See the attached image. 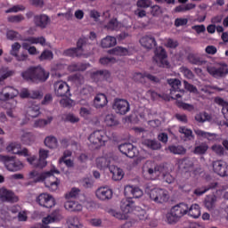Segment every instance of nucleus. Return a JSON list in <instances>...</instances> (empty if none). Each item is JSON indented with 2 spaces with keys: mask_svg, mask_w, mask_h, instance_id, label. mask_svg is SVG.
Here are the masks:
<instances>
[{
  "mask_svg": "<svg viewBox=\"0 0 228 228\" xmlns=\"http://www.w3.org/2000/svg\"><path fill=\"white\" fill-rule=\"evenodd\" d=\"M8 22H22L24 16L22 14L9 16L7 18Z\"/></svg>",
  "mask_w": 228,
  "mask_h": 228,
  "instance_id": "774afa93",
  "label": "nucleus"
},
{
  "mask_svg": "<svg viewBox=\"0 0 228 228\" xmlns=\"http://www.w3.org/2000/svg\"><path fill=\"white\" fill-rule=\"evenodd\" d=\"M200 214V206L199 204H192L190 208L188 207L187 215L191 218H199Z\"/></svg>",
  "mask_w": 228,
  "mask_h": 228,
  "instance_id": "473e14b6",
  "label": "nucleus"
},
{
  "mask_svg": "<svg viewBox=\"0 0 228 228\" xmlns=\"http://www.w3.org/2000/svg\"><path fill=\"white\" fill-rule=\"evenodd\" d=\"M139 42L142 47H144V49H153V47H156V45H158L156 38L151 35L143 36L142 37H141Z\"/></svg>",
  "mask_w": 228,
  "mask_h": 228,
  "instance_id": "4be33fe9",
  "label": "nucleus"
},
{
  "mask_svg": "<svg viewBox=\"0 0 228 228\" xmlns=\"http://www.w3.org/2000/svg\"><path fill=\"white\" fill-rule=\"evenodd\" d=\"M0 74H1L0 76V82H1V81H4V79H7V77H10V76H12L13 71L12 70L6 71V69L1 68Z\"/></svg>",
  "mask_w": 228,
  "mask_h": 228,
  "instance_id": "052dcab7",
  "label": "nucleus"
},
{
  "mask_svg": "<svg viewBox=\"0 0 228 228\" xmlns=\"http://www.w3.org/2000/svg\"><path fill=\"white\" fill-rule=\"evenodd\" d=\"M178 45L179 42H177V40H174L172 38H167L166 40V47H168L169 49H175Z\"/></svg>",
  "mask_w": 228,
  "mask_h": 228,
  "instance_id": "69168bd1",
  "label": "nucleus"
},
{
  "mask_svg": "<svg viewBox=\"0 0 228 228\" xmlns=\"http://www.w3.org/2000/svg\"><path fill=\"white\" fill-rule=\"evenodd\" d=\"M0 74H1L0 76V82H1V81H4V79H7V77H10V76H12L13 71L12 70L6 71V69L1 68Z\"/></svg>",
  "mask_w": 228,
  "mask_h": 228,
  "instance_id": "680f3d73",
  "label": "nucleus"
},
{
  "mask_svg": "<svg viewBox=\"0 0 228 228\" xmlns=\"http://www.w3.org/2000/svg\"><path fill=\"white\" fill-rule=\"evenodd\" d=\"M42 97H44V94L40 91L38 90L29 91L28 99H42Z\"/></svg>",
  "mask_w": 228,
  "mask_h": 228,
  "instance_id": "338daca9",
  "label": "nucleus"
},
{
  "mask_svg": "<svg viewBox=\"0 0 228 228\" xmlns=\"http://www.w3.org/2000/svg\"><path fill=\"white\" fill-rule=\"evenodd\" d=\"M37 204H39V206L47 208H54V206L56 205L54 198L48 193H41L37 198Z\"/></svg>",
  "mask_w": 228,
  "mask_h": 228,
  "instance_id": "ddd939ff",
  "label": "nucleus"
},
{
  "mask_svg": "<svg viewBox=\"0 0 228 228\" xmlns=\"http://www.w3.org/2000/svg\"><path fill=\"white\" fill-rule=\"evenodd\" d=\"M60 104L63 106V108H69V106H72L74 102L70 99V96H63L60 101Z\"/></svg>",
  "mask_w": 228,
  "mask_h": 228,
  "instance_id": "bf43d9fd",
  "label": "nucleus"
},
{
  "mask_svg": "<svg viewBox=\"0 0 228 228\" xmlns=\"http://www.w3.org/2000/svg\"><path fill=\"white\" fill-rule=\"evenodd\" d=\"M45 145L48 149H57L58 139L54 135H48L45 138Z\"/></svg>",
  "mask_w": 228,
  "mask_h": 228,
  "instance_id": "c9c22d12",
  "label": "nucleus"
},
{
  "mask_svg": "<svg viewBox=\"0 0 228 228\" xmlns=\"http://www.w3.org/2000/svg\"><path fill=\"white\" fill-rule=\"evenodd\" d=\"M87 42L86 37H80L77 42V47L65 50L62 55L69 58H79L83 54V48L86 47Z\"/></svg>",
  "mask_w": 228,
  "mask_h": 228,
  "instance_id": "423d86ee",
  "label": "nucleus"
},
{
  "mask_svg": "<svg viewBox=\"0 0 228 228\" xmlns=\"http://www.w3.org/2000/svg\"><path fill=\"white\" fill-rule=\"evenodd\" d=\"M142 174L145 179H158L161 175L163 167L153 161L148 160L142 165Z\"/></svg>",
  "mask_w": 228,
  "mask_h": 228,
  "instance_id": "7ed1b4c3",
  "label": "nucleus"
},
{
  "mask_svg": "<svg viewBox=\"0 0 228 228\" xmlns=\"http://www.w3.org/2000/svg\"><path fill=\"white\" fill-rule=\"evenodd\" d=\"M34 24L36 28L45 29V28L51 24V18H49L46 14H37L34 16Z\"/></svg>",
  "mask_w": 228,
  "mask_h": 228,
  "instance_id": "6ab92c4d",
  "label": "nucleus"
},
{
  "mask_svg": "<svg viewBox=\"0 0 228 228\" xmlns=\"http://www.w3.org/2000/svg\"><path fill=\"white\" fill-rule=\"evenodd\" d=\"M51 122H53V117H48L46 119H37L34 122V127L44 129V127H45V126H49Z\"/></svg>",
  "mask_w": 228,
  "mask_h": 228,
  "instance_id": "37998d69",
  "label": "nucleus"
},
{
  "mask_svg": "<svg viewBox=\"0 0 228 228\" xmlns=\"http://www.w3.org/2000/svg\"><path fill=\"white\" fill-rule=\"evenodd\" d=\"M195 120L200 123L207 122V120H209V115L206 112H200L196 114Z\"/></svg>",
  "mask_w": 228,
  "mask_h": 228,
  "instance_id": "4d7b16f0",
  "label": "nucleus"
},
{
  "mask_svg": "<svg viewBox=\"0 0 228 228\" xmlns=\"http://www.w3.org/2000/svg\"><path fill=\"white\" fill-rule=\"evenodd\" d=\"M68 228H83V224L79 221V217L73 216L67 220Z\"/></svg>",
  "mask_w": 228,
  "mask_h": 228,
  "instance_id": "f704fd0d",
  "label": "nucleus"
},
{
  "mask_svg": "<svg viewBox=\"0 0 228 228\" xmlns=\"http://www.w3.org/2000/svg\"><path fill=\"white\" fill-rule=\"evenodd\" d=\"M143 145L151 151H159L161 143L156 140L146 139L143 141Z\"/></svg>",
  "mask_w": 228,
  "mask_h": 228,
  "instance_id": "72a5a7b5",
  "label": "nucleus"
},
{
  "mask_svg": "<svg viewBox=\"0 0 228 228\" xmlns=\"http://www.w3.org/2000/svg\"><path fill=\"white\" fill-rule=\"evenodd\" d=\"M7 152H12V154H18V156H24V158H28L29 156V151L28 149L23 148L20 149V143L19 142H11L6 147Z\"/></svg>",
  "mask_w": 228,
  "mask_h": 228,
  "instance_id": "f3484780",
  "label": "nucleus"
},
{
  "mask_svg": "<svg viewBox=\"0 0 228 228\" xmlns=\"http://www.w3.org/2000/svg\"><path fill=\"white\" fill-rule=\"evenodd\" d=\"M145 77L147 79H149L150 81H152V83H159V78H158L157 77H155L154 75H151V73H136L134 75V78L137 81H140L141 83H143V79H145Z\"/></svg>",
  "mask_w": 228,
  "mask_h": 228,
  "instance_id": "7c9ffc66",
  "label": "nucleus"
},
{
  "mask_svg": "<svg viewBox=\"0 0 228 228\" xmlns=\"http://www.w3.org/2000/svg\"><path fill=\"white\" fill-rule=\"evenodd\" d=\"M115 161L113 157H100L96 159V167L101 170L111 167V163Z\"/></svg>",
  "mask_w": 228,
  "mask_h": 228,
  "instance_id": "bb28decb",
  "label": "nucleus"
},
{
  "mask_svg": "<svg viewBox=\"0 0 228 228\" xmlns=\"http://www.w3.org/2000/svg\"><path fill=\"white\" fill-rule=\"evenodd\" d=\"M0 161L9 172H19L24 168V164L13 157L0 155Z\"/></svg>",
  "mask_w": 228,
  "mask_h": 228,
  "instance_id": "39448f33",
  "label": "nucleus"
},
{
  "mask_svg": "<svg viewBox=\"0 0 228 228\" xmlns=\"http://www.w3.org/2000/svg\"><path fill=\"white\" fill-rule=\"evenodd\" d=\"M92 95H94V87L91 86H85L80 90V97H82V99H90Z\"/></svg>",
  "mask_w": 228,
  "mask_h": 228,
  "instance_id": "a19ab883",
  "label": "nucleus"
},
{
  "mask_svg": "<svg viewBox=\"0 0 228 228\" xmlns=\"http://www.w3.org/2000/svg\"><path fill=\"white\" fill-rule=\"evenodd\" d=\"M168 85L171 86V95H174V92H180L181 80L176 78H171L167 80Z\"/></svg>",
  "mask_w": 228,
  "mask_h": 228,
  "instance_id": "58836bf2",
  "label": "nucleus"
},
{
  "mask_svg": "<svg viewBox=\"0 0 228 228\" xmlns=\"http://www.w3.org/2000/svg\"><path fill=\"white\" fill-rule=\"evenodd\" d=\"M60 220H61V215H60V212H56L49 215L46 217H44L43 224L48 225V224H53V222H60Z\"/></svg>",
  "mask_w": 228,
  "mask_h": 228,
  "instance_id": "e433bc0d",
  "label": "nucleus"
},
{
  "mask_svg": "<svg viewBox=\"0 0 228 228\" xmlns=\"http://www.w3.org/2000/svg\"><path fill=\"white\" fill-rule=\"evenodd\" d=\"M64 208L70 213H81L83 211V205L76 200H67L64 203Z\"/></svg>",
  "mask_w": 228,
  "mask_h": 228,
  "instance_id": "5701e85b",
  "label": "nucleus"
},
{
  "mask_svg": "<svg viewBox=\"0 0 228 228\" xmlns=\"http://www.w3.org/2000/svg\"><path fill=\"white\" fill-rule=\"evenodd\" d=\"M176 104H177L178 108H182L183 110H187V111H193V110H195V107H193L192 104L184 103L181 101H177Z\"/></svg>",
  "mask_w": 228,
  "mask_h": 228,
  "instance_id": "e2e57ef3",
  "label": "nucleus"
},
{
  "mask_svg": "<svg viewBox=\"0 0 228 228\" xmlns=\"http://www.w3.org/2000/svg\"><path fill=\"white\" fill-rule=\"evenodd\" d=\"M89 67L90 64H73L69 67V70H70V72H76L77 70L84 71L86 70Z\"/></svg>",
  "mask_w": 228,
  "mask_h": 228,
  "instance_id": "603ef678",
  "label": "nucleus"
},
{
  "mask_svg": "<svg viewBox=\"0 0 228 228\" xmlns=\"http://www.w3.org/2000/svg\"><path fill=\"white\" fill-rule=\"evenodd\" d=\"M105 28L109 30V31H118V29H120V22H118V20L117 19H111L107 25L105 26Z\"/></svg>",
  "mask_w": 228,
  "mask_h": 228,
  "instance_id": "de8ad7c7",
  "label": "nucleus"
},
{
  "mask_svg": "<svg viewBox=\"0 0 228 228\" xmlns=\"http://www.w3.org/2000/svg\"><path fill=\"white\" fill-rule=\"evenodd\" d=\"M208 149H209L208 144L206 142H202L200 145L195 147L194 154H200V155L206 154V152H208Z\"/></svg>",
  "mask_w": 228,
  "mask_h": 228,
  "instance_id": "864d4df0",
  "label": "nucleus"
},
{
  "mask_svg": "<svg viewBox=\"0 0 228 228\" xmlns=\"http://www.w3.org/2000/svg\"><path fill=\"white\" fill-rule=\"evenodd\" d=\"M25 42H28L29 44H40V45H45V37H29L25 39Z\"/></svg>",
  "mask_w": 228,
  "mask_h": 228,
  "instance_id": "8fccbe9b",
  "label": "nucleus"
},
{
  "mask_svg": "<svg viewBox=\"0 0 228 228\" xmlns=\"http://www.w3.org/2000/svg\"><path fill=\"white\" fill-rule=\"evenodd\" d=\"M56 97H70V86L64 81H57L53 85Z\"/></svg>",
  "mask_w": 228,
  "mask_h": 228,
  "instance_id": "9d476101",
  "label": "nucleus"
},
{
  "mask_svg": "<svg viewBox=\"0 0 228 228\" xmlns=\"http://www.w3.org/2000/svg\"><path fill=\"white\" fill-rule=\"evenodd\" d=\"M80 191H81L79 189L73 187L71 189V191L66 193L65 198L68 200L69 199H76V197L79 196Z\"/></svg>",
  "mask_w": 228,
  "mask_h": 228,
  "instance_id": "13d9d810",
  "label": "nucleus"
},
{
  "mask_svg": "<svg viewBox=\"0 0 228 228\" xmlns=\"http://www.w3.org/2000/svg\"><path fill=\"white\" fill-rule=\"evenodd\" d=\"M109 170L110 174H112L113 181H122V179L124 178V171L118 167H116L114 165L110 166Z\"/></svg>",
  "mask_w": 228,
  "mask_h": 228,
  "instance_id": "c85d7f7f",
  "label": "nucleus"
},
{
  "mask_svg": "<svg viewBox=\"0 0 228 228\" xmlns=\"http://www.w3.org/2000/svg\"><path fill=\"white\" fill-rule=\"evenodd\" d=\"M154 54L156 58H168V55L167 54V50L163 48V46H158L154 50Z\"/></svg>",
  "mask_w": 228,
  "mask_h": 228,
  "instance_id": "5fc2aeb1",
  "label": "nucleus"
},
{
  "mask_svg": "<svg viewBox=\"0 0 228 228\" xmlns=\"http://www.w3.org/2000/svg\"><path fill=\"white\" fill-rule=\"evenodd\" d=\"M23 79L27 81H47L49 79V72L45 71L42 67H31L27 71L21 73Z\"/></svg>",
  "mask_w": 228,
  "mask_h": 228,
  "instance_id": "f03ea898",
  "label": "nucleus"
},
{
  "mask_svg": "<svg viewBox=\"0 0 228 228\" xmlns=\"http://www.w3.org/2000/svg\"><path fill=\"white\" fill-rule=\"evenodd\" d=\"M28 117L37 118L40 115V105L35 102H28L26 108Z\"/></svg>",
  "mask_w": 228,
  "mask_h": 228,
  "instance_id": "393cba45",
  "label": "nucleus"
},
{
  "mask_svg": "<svg viewBox=\"0 0 228 228\" xmlns=\"http://www.w3.org/2000/svg\"><path fill=\"white\" fill-rule=\"evenodd\" d=\"M95 193L99 200H110L113 197V191L108 186L98 188Z\"/></svg>",
  "mask_w": 228,
  "mask_h": 228,
  "instance_id": "aec40b11",
  "label": "nucleus"
},
{
  "mask_svg": "<svg viewBox=\"0 0 228 228\" xmlns=\"http://www.w3.org/2000/svg\"><path fill=\"white\" fill-rule=\"evenodd\" d=\"M47 158H49V151L41 149L39 150V159L37 156H32L28 158L27 161L35 168H44L47 165V160H45Z\"/></svg>",
  "mask_w": 228,
  "mask_h": 228,
  "instance_id": "0eeeda50",
  "label": "nucleus"
},
{
  "mask_svg": "<svg viewBox=\"0 0 228 228\" xmlns=\"http://www.w3.org/2000/svg\"><path fill=\"white\" fill-rule=\"evenodd\" d=\"M109 54H112L114 56H131V53L129 49L124 48L122 46H116L108 51Z\"/></svg>",
  "mask_w": 228,
  "mask_h": 228,
  "instance_id": "c756f323",
  "label": "nucleus"
},
{
  "mask_svg": "<svg viewBox=\"0 0 228 228\" xmlns=\"http://www.w3.org/2000/svg\"><path fill=\"white\" fill-rule=\"evenodd\" d=\"M20 47L21 45L17 42L12 45V50H11L12 56H14L15 58H17V56H19V51H20Z\"/></svg>",
  "mask_w": 228,
  "mask_h": 228,
  "instance_id": "0e129e2a",
  "label": "nucleus"
},
{
  "mask_svg": "<svg viewBox=\"0 0 228 228\" xmlns=\"http://www.w3.org/2000/svg\"><path fill=\"white\" fill-rule=\"evenodd\" d=\"M54 174H60V170L54 167L50 171L41 174L37 170H33L28 173V179H31L35 183H45V188H48L50 191H56L60 186V179L54 176Z\"/></svg>",
  "mask_w": 228,
  "mask_h": 228,
  "instance_id": "f257e3e1",
  "label": "nucleus"
},
{
  "mask_svg": "<svg viewBox=\"0 0 228 228\" xmlns=\"http://www.w3.org/2000/svg\"><path fill=\"white\" fill-rule=\"evenodd\" d=\"M197 5L195 4H181L175 8V12L176 13H184V12H190V10H193Z\"/></svg>",
  "mask_w": 228,
  "mask_h": 228,
  "instance_id": "c03bdc74",
  "label": "nucleus"
},
{
  "mask_svg": "<svg viewBox=\"0 0 228 228\" xmlns=\"http://www.w3.org/2000/svg\"><path fill=\"white\" fill-rule=\"evenodd\" d=\"M216 183H212L207 187H200L194 190L193 193L194 195H197V197H200V195H204L207 191H209V190H213V188H216Z\"/></svg>",
  "mask_w": 228,
  "mask_h": 228,
  "instance_id": "ea45409f",
  "label": "nucleus"
},
{
  "mask_svg": "<svg viewBox=\"0 0 228 228\" xmlns=\"http://www.w3.org/2000/svg\"><path fill=\"white\" fill-rule=\"evenodd\" d=\"M126 197L128 199H140L143 197V191L136 185H126L124 190Z\"/></svg>",
  "mask_w": 228,
  "mask_h": 228,
  "instance_id": "4468645a",
  "label": "nucleus"
},
{
  "mask_svg": "<svg viewBox=\"0 0 228 228\" xmlns=\"http://www.w3.org/2000/svg\"><path fill=\"white\" fill-rule=\"evenodd\" d=\"M149 197L152 202L156 204H165L168 202L170 194L168 191L161 188L151 189L149 192Z\"/></svg>",
  "mask_w": 228,
  "mask_h": 228,
  "instance_id": "20e7f679",
  "label": "nucleus"
},
{
  "mask_svg": "<svg viewBox=\"0 0 228 228\" xmlns=\"http://www.w3.org/2000/svg\"><path fill=\"white\" fill-rule=\"evenodd\" d=\"M176 165L180 170L190 172L193 168V160L190 158L180 159L176 161Z\"/></svg>",
  "mask_w": 228,
  "mask_h": 228,
  "instance_id": "b1692460",
  "label": "nucleus"
},
{
  "mask_svg": "<svg viewBox=\"0 0 228 228\" xmlns=\"http://www.w3.org/2000/svg\"><path fill=\"white\" fill-rule=\"evenodd\" d=\"M155 63L158 65V67H163L166 69H168L170 67V62L167 58H157L154 60Z\"/></svg>",
  "mask_w": 228,
  "mask_h": 228,
  "instance_id": "6e6d98bb",
  "label": "nucleus"
},
{
  "mask_svg": "<svg viewBox=\"0 0 228 228\" xmlns=\"http://www.w3.org/2000/svg\"><path fill=\"white\" fill-rule=\"evenodd\" d=\"M20 140L25 145H31L35 142V134L32 133L23 132Z\"/></svg>",
  "mask_w": 228,
  "mask_h": 228,
  "instance_id": "79ce46f5",
  "label": "nucleus"
},
{
  "mask_svg": "<svg viewBox=\"0 0 228 228\" xmlns=\"http://www.w3.org/2000/svg\"><path fill=\"white\" fill-rule=\"evenodd\" d=\"M108 104V97L106 94L100 93L95 95L94 99V106L97 110H101V108H104Z\"/></svg>",
  "mask_w": 228,
  "mask_h": 228,
  "instance_id": "cd10ccee",
  "label": "nucleus"
},
{
  "mask_svg": "<svg viewBox=\"0 0 228 228\" xmlns=\"http://www.w3.org/2000/svg\"><path fill=\"white\" fill-rule=\"evenodd\" d=\"M167 149L169 152H171V154H176V155L186 154V150L182 145H171V146H168Z\"/></svg>",
  "mask_w": 228,
  "mask_h": 228,
  "instance_id": "49530a36",
  "label": "nucleus"
},
{
  "mask_svg": "<svg viewBox=\"0 0 228 228\" xmlns=\"http://www.w3.org/2000/svg\"><path fill=\"white\" fill-rule=\"evenodd\" d=\"M112 109L118 115H126L131 110V105L126 99L116 98Z\"/></svg>",
  "mask_w": 228,
  "mask_h": 228,
  "instance_id": "1a4fd4ad",
  "label": "nucleus"
},
{
  "mask_svg": "<svg viewBox=\"0 0 228 228\" xmlns=\"http://www.w3.org/2000/svg\"><path fill=\"white\" fill-rule=\"evenodd\" d=\"M166 221L167 222V224H177V222L179 221V217L175 216V213L173 212L172 209H170V211L167 212L166 215Z\"/></svg>",
  "mask_w": 228,
  "mask_h": 228,
  "instance_id": "3c124183",
  "label": "nucleus"
},
{
  "mask_svg": "<svg viewBox=\"0 0 228 228\" xmlns=\"http://www.w3.org/2000/svg\"><path fill=\"white\" fill-rule=\"evenodd\" d=\"M213 171L220 177L228 176V165L227 162L224 160H216L212 163Z\"/></svg>",
  "mask_w": 228,
  "mask_h": 228,
  "instance_id": "f8f14e48",
  "label": "nucleus"
},
{
  "mask_svg": "<svg viewBox=\"0 0 228 228\" xmlns=\"http://www.w3.org/2000/svg\"><path fill=\"white\" fill-rule=\"evenodd\" d=\"M216 103L219 104V106H223L222 113H223L224 118H226V120H228V102H225L222 98H216Z\"/></svg>",
  "mask_w": 228,
  "mask_h": 228,
  "instance_id": "a18cd8bd",
  "label": "nucleus"
},
{
  "mask_svg": "<svg viewBox=\"0 0 228 228\" xmlns=\"http://www.w3.org/2000/svg\"><path fill=\"white\" fill-rule=\"evenodd\" d=\"M173 213H175V216L179 218H183L184 215H188V204L186 203H179L175 206H174L172 208Z\"/></svg>",
  "mask_w": 228,
  "mask_h": 228,
  "instance_id": "a878e982",
  "label": "nucleus"
},
{
  "mask_svg": "<svg viewBox=\"0 0 228 228\" xmlns=\"http://www.w3.org/2000/svg\"><path fill=\"white\" fill-rule=\"evenodd\" d=\"M120 208L125 215L133 213V211H140V207H134V202H133V200L130 198L121 200Z\"/></svg>",
  "mask_w": 228,
  "mask_h": 228,
  "instance_id": "a211bd4d",
  "label": "nucleus"
},
{
  "mask_svg": "<svg viewBox=\"0 0 228 228\" xmlns=\"http://www.w3.org/2000/svg\"><path fill=\"white\" fill-rule=\"evenodd\" d=\"M101 45L103 49H110V47H115L117 45V37L107 36L101 41Z\"/></svg>",
  "mask_w": 228,
  "mask_h": 228,
  "instance_id": "2f4dec72",
  "label": "nucleus"
},
{
  "mask_svg": "<svg viewBox=\"0 0 228 228\" xmlns=\"http://www.w3.org/2000/svg\"><path fill=\"white\" fill-rule=\"evenodd\" d=\"M216 205V196H207L205 198L204 206L208 211L215 209V206Z\"/></svg>",
  "mask_w": 228,
  "mask_h": 228,
  "instance_id": "4c0bfd02",
  "label": "nucleus"
},
{
  "mask_svg": "<svg viewBox=\"0 0 228 228\" xmlns=\"http://www.w3.org/2000/svg\"><path fill=\"white\" fill-rule=\"evenodd\" d=\"M121 154H125L127 158H134L136 156V147L132 143H123L118 146Z\"/></svg>",
  "mask_w": 228,
  "mask_h": 228,
  "instance_id": "412c9836",
  "label": "nucleus"
},
{
  "mask_svg": "<svg viewBox=\"0 0 228 228\" xmlns=\"http://www.w3.org/2000/svg\"><path fill=\"white\" fill-rule=\"evenodd\" d=\"M0 200L2 202H19V197L11 190L2 187L0 188Z\"/></svg>",
  "mask_w": 228,
  "mask_h": 228,
  "instance_id": "dca6fc26",
  "label": "nucleus"
},
{
  "mask_svg": "<svg viewBox=\"0 0 228 228\" xmlns=\"http://www.w3.org/2000/svg\"><path fill=\"white\" fill-rule=\"evenodd\" d=\"M88 140L93 143V145H96V147H102V145L110 140V137L106 134V131L96 130L90 134Z\"/></svg>",
  "mask_w": 228,
  "mask_h": 228,
  "instance_id": "6e6552de",
  "label": "nucleus"
},
{
  "mask_svg": "<svg viewBox=\"0 0 228 228\" xmlns=\"http://www.w3.org/2000/svg\"><path fill=\"white\" fill-rule=\"evenodd\" d=\"M104 123L109 127H113V126H118V120H117V118L115 117V115L108 114L105 117Z\"/></svg>",
  "mask_w": 228,
  "mask_h": 228,
  "instance_id": "09e8293b",
  "label": "nucleus"
},
{
  "mask_svg": "<svg viewBox=\"0 0 228 228\" xmlns=\"http://www.w3.org/2000/svg\"><path fill=\"white\" fill-rule=\"evenodd\" d=\"M208 72L213 76V77H225L228 74V68L227 64H221L220 66L216 67H208L207 69Z\"/></svg>",
  "mask_w": 228,
  "mask_h": 228,
  "instance_id": "2eb2a0df",
  "label": "nucleus"
},
{
  "mask_svg": "<svg viewBox=\"0 0 228 228\" xmlns=\"http://www.w3.org/2000/svg\"><path fill=\"white\" fill-rule=\"evenodd\" d=\"M19 95V91L12 86H6L0 92V101L6 102V101H13Z\"/></svg>",
  "mask_w": 228,
  "mask_h": 228,
  "instance_id": "9b49d317",
  "label": "nucleus"
}]
</instances>
